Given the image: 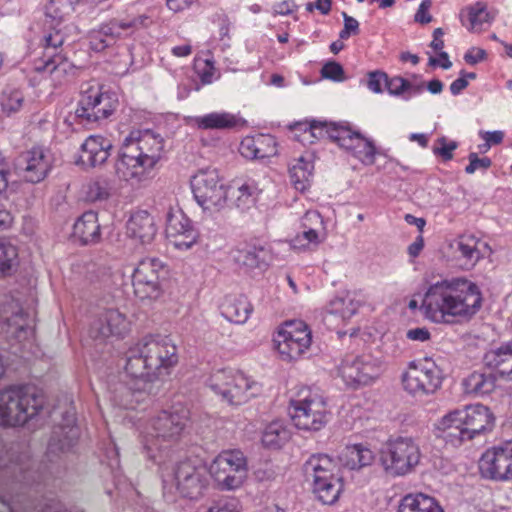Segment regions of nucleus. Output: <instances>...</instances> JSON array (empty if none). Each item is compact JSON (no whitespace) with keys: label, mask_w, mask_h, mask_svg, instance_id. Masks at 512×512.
<instances>
[{"label":"nucleus","mask_w":512,"mask_h":512,"mask_svg":"<svg viewBox=\"0 0 512 512\" xmlns=\"http://www.w3.org/2000/svg\"><path fill=\"white\" fill-rule=\"evenodd\" d=\"M313 492L319 501L326 505L334 504L343 490V478L312 483Z\"/></svg>","instance_id":"41"},{"label":"nucleus","mask_w":512,"mask_h":512,"mask_svg":"<svg viewBox=\"0 0 512 512\" xmlns=\"http://www.w3.org/2000/svg\"><path fill=\"white\" fill-rule=\"evenodd\" d=\"M481 302L477 285L466 278L456 277L431 284L422 307L428 319L439 323L447 316L470 318L479 311Z\"/></svg>","instance_id":"2"},{"label":"nucleus","mask_w":512,"mask_h":512,"mask_svg":"<svg viewBox=\"0 0 512 512\" xmlns=\"http://www.w3.org/2000/svg\"><path fill=\"white\" fill-rule=\"evenodd\" d=\"M495 16L488 10L486 3L476 2L462 9L461 23L472 33H480L485 26L491 25Z\"/></svg>","instance_id":"28"},{"label":"nucleus","mask_w":512,"mask_h":512,"mask_svg":"<svg viewBox=\"0 0 512 512\" xmlns=\"http://www.w3.org/2000/svg\"><path fill=\"white\" fill-rule=\"evenodd\" d=\"M0 319L9 337L25 339L31 329V319L17 300L10 299L0 306Z\"/></svg>","instance_id":"20"},{"label":"nucleus","mask_w":512,"mask_h":512,"mask_svg":"<svg viewBox=\"0 0 512 512\" xmlns=\"http://www.w3.org/2000/svg\"><path fill=\"white\" fill-rule=\"evenodd\" d=\"M44 406L43 394L31 385H11L0 390V425L22 426Z\"/></svg>","instance_id":"5"},{"label":"nucleus","mask_w":512,"mask_h":512,"mask_svg":"<svg viewBox=\"0 0 512 512\" xmlns=\"http://www.w3.org/2000/svg\"><path fill=\"white\" fill-rule=\"evenodd\" d=\"M233 260L247 270L263 268L271 258L270 250L257 242L244 243L233 250Z\"/></svg>","instance_id":"25"},{"label":"nucleus","mask_w":512,"mask_h":512,"mask_svg":"<svg viewBox=\"0 0 512 512\" xmlns=\"http://www.w3.org/2000/svg\"><path fill=\"white\" fill-rule=\"evenodd\" d=\"M111 147L109 140L100 135H91L81 145L79 162L88 167L101 165L108 159Z\"/></svg>","instance_id":"27"},{"label":"nucleus","mask_w":512,"mask_h":512,"mask_svg":"<svg viewBox=\"0 0 512 512\" xmlns=\"http://www.w3.org/2000/svg\"><path fill=\"white\" fill-rule=\"evenodd\" d=\"M465 393L474 396H483L492 392L495 388V376L473 372L463 380Z\"/></svg>","instance_id":"38"},{"label":"nucleus","mask_w":512,"mask_h":512,"mask_svg":"<svg viewBox=\"0 0 512 512\" xmlns=\"http://www.w3.org/2000/svg\"><path fill=\"white\" fill-rule=\"evenodd\" d=\"M126 27L127 25L124 23L112 21L100 30L91 32L89 36L91 48L95 51L105 49L115 38L120 36L121 30H125Z\"/></svg>","instance_id":"37"},{"label":"nucleus","mask_w":512,"mask_h":512,"mask_svg":"<svg viewBox=\"0 0 512 512\" xmlns=\"http://www.w3.org/2000/svg\"><path fill=\"white\" fill-rule=\"evenodd\" d=\"M178 361L177 346L168 336L148 334L130 345V410L149 403Z\"/></svg>","instance_id":"1"},{"label":"nucleus","mask_w":512,"mask_h":512,"mask_svg":"<svg viewBox=\"0 0 512 512\" xmlns=\"http://www.w3.org/2000/svg\"><path fill=\"white\" fill-rule=\"evenodd\" d=\"M117 107V95L93 80L81 86L75 117L80 124L91 125L108 118Z\"/></svg>","instance_id":"6"},{"label":"nucleus","mask_w":512,"mask_h":512,"mask_svg":"<svg viewBox=\"0 0 512 512\" xmlns=\"http://www.w3.org/2000/svg\"><path fill=\"white\" fill-rule=\"evenodd\" d=\"M302 227L310 228L317 231L323 229V219L318 211L311 210L307 211L304 217L302 218Z\"/></svg>","instance_id":"58"},{"label":"nucleus","mask_w":512,"mask_h":512,"mask_svg":"<svg viewBox=\"0 0 512 512\" xmlns=\"http://www.w3.org/2000/svg\"><path fill=\"white\" fill-rule=\"evenodd\" d=\"M74 236L82 243H94L100 237V225L97 214L93 211L85 212L74 224Z\"/></svg>","instance_id":"36"},{"label":"nucleus","mask_w":512,"mask_h":512,"mask_svg":"<svg viewBox=\"0 0 512 512\" xmlns=\"http://www.w3.org/2000/svg\"><path fill=\"white\" fill-rule=\"evenodd\" d=\"M165 274V266L158 258L142 259L132 275L135 296L141 300L158 298L162 292L160 282Z\"/></svg>","instance_id":"16"},{"label":"nucleus","mask_w":512,"mask_h":512,"mask_svg":"<svg viewBox=\"0 0 512 512\" xmlns=\"http://www.w3.org/2000/svg\"><path fill=\"white\" fill-rule=\"evenodd\" d=\"M18 265V250L13 244L0 240V276H6Z\"/></svg>","instance_id":"44"},{"label":"nucleus","mask_w":512,"mask_h":512,"mask_svg":"<svg viewBox=\"0 0 512 512\" xmlns=\"http://www.w3.org/2000/svg\"><path fill=\"white\" fill-rule=\"evenodd\" d=\"M313 128H315V141L318 139H323L325 137L329 138L331 141L336 143V138L334 135L339 132V130L344 129V125H337L335 123H326L321 121H312Z\"/></svg>","instance_id":"48"},{"label":"nucleus","mask_w":512,"mask_h":512,"mask_svg":"<svg viewBox=\"0 0 512 512\" xmlns=\"http://www.w3.org/2000/svg\"><path fill=\"white\" fill-rule=\"evenodd\" d=\"M430 332L425 327H416L409 329L406 333V337L412 341L425 342L430 339Z\"/></svg>","instance_id":"61"},{"label":"nucleus","mask_w":512,"mask_h":512,"mask_svg":"<svg viewBox=\"0 0 512 512\" xmlns=\"http://www.w3.org/2000/svg\"><path fill=\"white\" fill-rule=\"evenodd\" d=\"M313 164L306 160L304 157H300L290 167L289 175L290 180L297 190H305L308 186L309 180L312 176Z\"/></svg>","instance_id":"42"},{"label":"nucleus","mask_w":512,"mask_h":512,"mask_svg":"<svg viewBox=\"0 0 512 512\" xmlns=\"http://www.w3.org/2000/svg\"><path fill=\"white\" fill-rule=\"evenodd\" d=\"M344 19V28L340 31L339 37L341 40L348 39L351 35H357L359 33V22L349 16L346 12L342 13Z\"/></svg>","instance_id":"56"},{"label":"nucleus","mask_w":512,"mask_h":512,"mask_svg":"<svg viewBox=\"0 0 512 512\" xmlns=\"http://www.w3.org/2000/svg\"><path fill=\"white\" fill-rule=\"evenodd\" d=\"M335 133L334 137L340 148L350 152L364 165L375 163L376 147L371 140L365 138L359 132L353 131L348 126Z\"/></svg>","instance_id":"19"},{"label":"nucleus","mask_w":512,"mask_h":512,"mask_svg":"<svg viewBox=\"0 0 512 512\" xmlns=\"http://www.w3.org/2000/svg\"><path fill=\"white\" fill-rule=\"evenodd\" d=\"M374 458V453L367 446L354 444L345 447L341 453L340 461L348 469L357 470L371 465Z\"/></svg>","instance_id":"34"},{"label":"nucleus","mask_w":512,"mask_h":512,"mask_svg":"<svg viewBox=\"0 0 512 512\" xmlns=\"http://www.w3.org/2000/svg\"><path fill=\"white\" fill-rule=\"evenodd\" d=\"M125 316L117 310H108L103 316L94 324L91 330V335L94 338H107L111 335L122 334V329L125 327Z\"/></svg>","instance_id":"32"},{"label":"nucleus","mask_w":512,"mask_h":512,"mask_svg":"<svg viewBox=\"0 0 512 512\" xmlns=\"http://www.w3.org/2000/svg\"><path fill=\"white\" fill-rule=\"evenodd\" d=\"M458 147L457 142L450 141L446 137L438 138L433 145V153L448 161L453 158V151Z\"/></svg>","instance_id":"49"},{"label":"nucleus","mask_w":512,"mask_h":512,"mask_svg":"<svg viewBox=\"0 0 512 512\" xmlns=\"http://www.w3.org/2000/svg\"><path fill=\"white\" fill-rule=\"evenodd\" d=\"M260 189L253 180H247L237 186L231 193L235 204L239 209L245 210L252 206L257 198Z\"/></svg>","instance_id":"43"},{"label":"nucleus","mask_w":512,"mask_h":512,"mask_svg":"<svg viewBox=\"0 0 512 512\" xmlns=\"http://www.w3.org/2000/svg\"><path fill=\"white\" fill-rule=\"evenodd\" d=\"M291 437V432L283 421L269 423L262 433V443L269 448H280Z\"/></svg>","instance_id":"40"},{"label":"nucleus","mask_w":512,"mask_h":512,"mask_svg":"<svg viewBox=\"0 0 512 512\" xmlns=\"http://www.w3.org/2000/svg\"><path fill=\"white\" fill-rule=\"evenodd\" d=\"M138 137L130 132V143L133 139L137 140V149L139 151L136 158L142 159L147 167H155L161 158V152L164 148V140L160 135H156L150 130H145Z\"/></svg>","instance_id":"26"},{"label":"nucleus","mask_w":512,"mask_h":512,"mask_svg":"<svg viewBox=\"0 0 512 512\" xmlns=\"http://www.w3.org/2000/svg\"><path fill=\"white\" fill-rule=\"evenodd\" d=\"M480 471L486 478L496 481L512 479V442L489 448L480 459Z\"/></svg>","instance_id":"18"},{"label":"nucleus","mask_w":512,"mask_h":512,"mask_svg":"<svg viewBox=\"0 0 512 512\" xmlns=\"http://www.w3.org/2000/svg\"><path fill=\"white\" fill-rule=\"evenodd\" d=\"M196 202L204 210H220L227 201V189L223 178L216 169H203L191 180Z\"/></svg>","instance_id":"14"},{"label":"nucleus","mask_w":512,"mask_h":512,"mask_svg":"<svg viewBox=\"0 0 512 512\" xmlns=\"http://www.w3.org/2000/svg\"><path fill=\"white\" fill-rule=\"evenodd\" d=\"M238 121L236 115L226 111L211 112L190 118L191 124L201 130L231 129L238 124Z\"/></svg>","instance_id":"31"},{"label":"nucleus","mask_w":512,"mask_h":512,"mask_svg":"<svg viewBox=\"0 0 512 512\" xmlns=\"http://www.w3.org/2000/svg\"><path fill=\"white\" fill-rule=\"evenodd\" d=\"M297 236L300 237V240H306L305 243H310L312 246H317L323 240V237L320 235V231L310 228H303V231Z\"/></svg>","instance_id":"62"},{"label":"nucleus","mask_w":512,"mask_h":512,"mask_svg":"<svg viewBox=\"0 0 512 512\" xmlns=\"http://www.w3.org/2000/svg\"><path fill=\"white\" fill-rule=\"evenodd\" d=\"M157 234L154 217L147 210H138L130 215V246L146 248Z\"/></svg>","instance_id":"22"},{"label":"nucleus","mask_w":512,"mask_h":512,"mask_svg":"<svg viewBox=\"0 0 512 512\" xmlns=\"http://www.w3.org/2000/svg\"><path fill=\"white\" fill-rule=\"evenodd\" d=\"M305 476L312 483L342 478L337 462L327 454H314L303 466Z\"/></svg>","instance_id":"24"},{"label":"nucleus","mask_w":512,"mask_h":512,"mask_svg":"<svg viewBox=\"0 0 512 512\" xmlns=\"http://www.w3.org/2000/svg\"><path fill=\"white\" fill-rule=\"evenodd\" d=\"M208 471L220 490L233 491L248 478V460L239 449L223 450L211 461Z\"/></svg>","instance_id":"10"},{"label":"nucleus","mask_w":512,"mask_h":512,"mask_svg":"<svg viewBox=\"0 0 512 512\" xmlns=\"http://www.w3.org/2000/svg\"><path fill=\"white\" fill-rule=\"evenodd\" d=\"M24 95L20 90L17 89H7L3 92L1 106L2 110L10 115L12 113L18 112L23 105Z\"/></svg>","instance_id":"45"},{"label":"nucleus","mask_w":512,"mask_h":512,"mask_svg":"<svg viewBox=\"0 0 512 512\" xmlns=\"http://www.w3.org/2000/svg\"><path fill=\"white\" fill-rule=\"evenodd\" d=\"M387 78H388L387 75L383 72H379V71L371 72L369 74L368 83H367L368 88L375 93L382 92L383 85L386 86Z\"/></svg>","instance_id":"59"},{"label":"nucleus","mask_w":512,"mask_h":512,"mask_svg":"<svg viewBox=\"0 0 512 512\" xmlns=\"http://www.w3.org/2000/svg\"><path fill=\"white\" fill-rule=\"evenodd\" d=\"M441 369L430 359L410 362L401 375L403 389L414 397L435 393L442 384Z\"/></svg>","instance_id":"12"},{"label":"nucleus","mask_w":512,"mask_h":512,"mask_svg":"<svg viewBox=\"0 0 512 512\" xmlns=\"http://www.w3.org/2000/svg\"><path fill=\"white\" fill-rule=\"evenodd\" d=\"M206 472L201 463L192 460L177 463L163 475L164 494L178 493L192 500L200 498L208 485Z\"/></svg>","instance_id":"7"},{"label":"nucleus","mask_w":512,"mask_h":512,"mask_svg":"<svg viewBox=\"0 0 512 512\" xmlns=\"http://www.w3.org/2000/svg\"><path fill=\"white\" fill-rule=\"evenodd\" d=\"M431 0H422L416 14L415 21L421 24H427L432 21V16L428 13L429 8L431 7Z\"/></svg>","instance_id":"60"},{"label":"nucleus","mask_w":512,"mask_h":512,"mask_svg":"<svg viewBox=\"0 0 512 512\" xmlns=\"http://www.w3.org/2000/svg\"><path fill=\"white\" fill-rule=\"evenodd\" d=\"M134 164L130 165V185L136 184L141 185L149 181L152 178V172L154 167H147L142 159L133 157Z\"/></svg>","instance_id":"46"},{"label":"nucleus","mask_w":512,"mask_h":512,"mask_svg":"<svg viewBox=\"0 0 512 512\" xmlns=\"http://www.w3.org/2000/svg\"><path fill=\"white\" fill-rule=\"evenodd\" d=\"M127 145H128V136H126L123 139V145H122L121 149L119 150V153H118L117 159L115 161V165H114L116 175L120 179H124V180H126L127 175H128V162H127V154L125 151Z\"/></svg>","instance_id":"52"},{"label":"nucleus","mask_w":512,"mask_h":512,"mask_svg":"<svg viewBox=\"0 0 512 512\" xmlns=\"http://www.w3.org/2000/svg\"><path fill=\"white\" fill-rule=\"evenodd\" d=\"M398 512H444V510L433 497L423 493H411L401 499Z\"/></svg>","instance_id":"35"},{"label":"nucleus","mask_w":512,"mask_h":512,"mask_svg":"<svg viewBox=\"0 0 512 512\" xmlns=\"http://www.w3.org/2000/svg\"><path fill=\"white\" fill-rule=\"evenodd\" d=\"M79 431L77 427L59 428L53 432V435L48 443V455L55 454L57 451H69L77 442Z\"/></svg>","instance_id":"39"},{"label":"nucleus","mask_w":512,"mask_h":512,"mask_svg":"<svg viewBox=\"0 0 512 512\" xmlns=\"http://www.w3.org/2000/svg\"><path fill=\"white\" fill-rule=\"evenodd\" d=\"M23 178L30 183L43 181L52 169L53 157L43 147H33L22 156Z\"/></svg>","instance_id":"21"},{"label":"nucleus","mask_w":512,"mask_h":512,"mask_svg":"<svg viewBox=\"0 0 512 512\" xmlns=\"http://www.w3.org/2000/svg\"><path fill=\"white\" fill-rule=\"evenodd\" d=\"M106 188L99 182H91L85 187L86 200L94 202L107 198Z\"/></svg>","instance_id":"54"},{"label":"nucleus","mask_w":512,"mask_h":512,"mask_svg":"<svg viewBox=\"0 0 512 512\" xmlns=\"http://www.w3.org/2000/svg\"><path fill=\"white\" fill-rule=\"evenodd\" d=\"M385 370L384 359L369 352L346 357L339 366L338 373L347 386L358 388L373 383Z\"/></svg>","instance_id":"11"},{"label":"nucleus","mask_w":512,"mask_h":512,"mask_svg":"<svg viewBox=\"0 0 512 512\" xmlns=\"http://www.w3.org/2000/svg\"><path fill=\"white\" fill-rule=\"evenodd\" d=\"M486 58V51L482 48L472 47L464 55V59L468 64L474 65Z\"/></svg>","instance_id":"63"},{"label":"nucleus","mask_w":512,"mask_h":512,"mask_svg":"<svg viewBox=\"0 0 512 512\" xmlns=\"http://www.w3.org/2000/svg\"><path fill=\"white\" fill-rule=\"evenodd\" d=\"M257 159H264L274 156L277 153L276 143L273 136L269 134L257 135Z\"/></svg>","instance_id":"47"},{"label":"nucleus","mask_w":512,"mask_h":512,"mask_svg":"<svg viewBox=\"0 0 512 512\" xmlns=\"http://www.w3.org/2000/svg\"><path fill=\"white\" fill-rule=\"evenodd\" d=\"M209 387L231 405H242L261 392V385L244 372L233 368L215 371Z\"/></svg>","instance_id":"8"},{"label":"nucleus","mask_w":512,"mask_h":512,"mask_svg":"<svg viewBox=\"0 0 512 512\" xmlns=\"http://www.w3.org/2000/svg\"><path fill=\"white\" fill-rule=\"evenodd\" d=\"M188 421L189 409L185 405L177 403L169 410L152 418L145 427L137 424L143 447L149 458L156 461L157 452L160 453L176 443L181 438Z\"/></svg>","instance_id":"3"},{"label":"nucleus","mask_w":512,"mask_h":512,"mask_svg":"<svg viewBox=\"0 0 512 512\" xmlns=\"http://www.w3.org/2000/svg\"><path fill=\"white\" fill-rule=\"evenodd\" d=\"M451 248L458 260L464 261V267L472 268L483 258L485 250L489 249L486 242L471 234L459 236L451 243Z\"/></svg>","instance_id":"23"},{"label":"nucleus","mask_w":512,"mask_h":512,"mask_svg":"<svg viewBox=\"0 0 512 512\" xmlns=\"http://www.w3.org/2000/svg\"><path fill=\"white\" fill-rule=\"evenodd\" d=\"M494 422L488 407L475 404L450 412L442 418L440 425L446 441L457 446L492 431Z\"/></svg>","instance_id":"4"},{"label":"nucleus","mask_w":512,"mask_h":512,"mask_svg":"<svg viewBox=\"0 0 512 512\" xmlns=\"http://www.w3.org/2000/svg\"><path fill=\"white\" fill-rule=\"evenodd\" d=\"M365 302L366 296L361 290L347 291L330 301L329 311L347 320L355 315Z\"/></svg>","instance_id":"29"},{"label":"nucleus","mask_w":512,"mask_h":512,"mask_svg":"<svg viewBox=\"0 0 512 512\" xmlns=\"http://www.w3.org/2000/svg\"><path fill=\"white\" fill-rule=\"evenodd\" d=\"M469 164L465 168L467 174H474L476 171H486L492 165V161L488 157L480 158L476 152L468 155Z\"/></svg>","instance_id":"51"},{"label":"nucleus","mask_w":512,"mask_h":512,"mask_svg":"<svg viewBox=\"0 0 512 512\" xmlns=\"http://www.w3.org/2000/svg\"><path fill=\"white\" fill-rule=\"evenodd\" d=\"M483 360L487 367L500 375H510L512 373V342L489 350L485 353Z\"/></svg>","instance_id":"33"},{"label":"nucleus","mask_w":512,"mask_h":512,"mask_svg":"<svg viewBox=\"0 0 512 512\" xmlns=\"http://www.w3.org/2000/svg\"><path fill=\"white\" fill-rule=\"evenodd\" d=\"M408 80L403 77L396 76L390 79L387 78L386 87L391 95L400 96L407 90Z\"/></svg>","instance_id":"57"},{"label":"nucleus","mask_w":512,"mask_h":512,"mask_svg":"<svg viewBox=\"0 0 512 512\" xmlns=\"http://www.w3.org/2000/svg\"><path fill=\"white\" fill-rule=\"evenodd\" d=\"M207 512H241L240 502L234 497H226L214 501Z\"/></svg>","instance_id":"50"},{"label":"nucleus","mask_w":512,"mask_h":512,"mask_svg":"<svg viewBox=\"0 0 512 512\" xmlns=\"http://www.w3.org/2000/svg\"><path fill=\"white\" fill-rule=\"evenodd\" d=\"M321 75L323 78L337 82L345 79L343 67L335 61L327 62L321 69Z\"/></svg>","instance_id":"53"},{"label":"nucleus","mask_w":512,"mask_h":512,"mask_svg":"<svg viewBox=\"0 0 512 512\" xmlns=\"http://www.w3.org/2000/svg\"><path fill=\"white\" fill-rule=\"evenodd\" d=\"M289 413L294 425L307 431L321 430L327 424L329 416L323 395L311 390L303 397L291 401Z\"/></svg>","instance_id":"13"},{"label":"nucleus","mask_w":512,"mask_h":512,"mask_svg":"<svg viewBox=\"0 0 512 512\" xmlns=\"http://www.w3.org/2000/svg\"><path fill=\"white\" fill-rule=\"evenodd\" d=\"M221 314L231 323L244 324L252 310L248 299L243 295L238 296H227L221 304Z\"/></svg>","instance_id":"30"},{"label":"nucleus","mask_w":512,"mask_h":512,"mask_svg":"<svg viewBox=\"0 0 512 512\" xmlns=\"http://www.w3.org/2000/svg\"><path fill=\"white\" fill-rule=\"evenodd\" d=\"M257 135L245 137L241 143L239 151L247 159H257Z\"/></svg>","instance_id":"55"},{"label":"nucleus","mask_w":512,"mask_h":512,"mask_svg":"<svg viewBox=\"0 0 512 512\" xmlns=\"http://www.w3.org/2000/svg\"><path fill=\"white\" fill-rule=\"evenodd\" d=\"M332 0H315L306 4V10L312 12L317 9L321 14L327 15L331 10Z\"/></svg>","instance_id":"64"},{"label":"nucleus","mask_w":512,"mask_h":512,"mask_svg":"<svg viewBox=\"0 0 512 512\" xmlns=\"http://www.w3.org/2000/svg\"><path fill=\"white\" fill-rule=\"evenodd\" d=\"M165 233L168 243L179 251L189 250L199 238L192 221L178 208L167 212Z\"/></svg>","instance_id":"17"},{"label":"nucleus","mask_w":512,"mask_h":512,"mask_svg":"<svg viewBox=\"0 0 512 512\" xmlns=\"http://www.w3.org/2000/svg\"><path fill=\"white\" fill-rule=\"evenodd\" d=\"M421 451L411 437L399 436L388 439L380 450L379 460L390 476H405L412 473L420 463Z\"/></svg>","instance_id":"9"},{"label":"nucleus","mask_w":512,"mask_h":512,"mask_svg":"<svg viewBox=\"0 0 512 512\" xmlns=\"http://www.w3.org/2000/svg\"><path fill=\"white\" fill-rule=\"evenodd\" d=\"M311 342V331L299 320L286 322L274 338L277 351L286 361L299 359L310 348Z\"/></svg>","instance_id":"15"}]
</instances>
